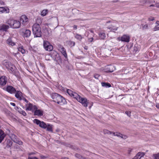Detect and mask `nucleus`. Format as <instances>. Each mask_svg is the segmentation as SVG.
<instances>
[{
  "label": "nucleus",
  "instance_id": "f257e3e1",
  "mask_svg": "<svg viewBox=\"0 0 159 159\" xmlns=\"http://www.w3.org/2000/svg\"><path fill=\"white\" fill-rule=\"evenodd\" d=\"M52 97L54 102L60 105H62L66 103V102L65 98L57 93L52 94Z\"/></svg>",
  "mask_w": 159,
  "mask_h": 159
},
{
  "label": "nucleus",
  "instance_id": "f03ea898",
  "mask_svg": "<svg viewBox=\"0 0 159 159\" xmlns=\"http://www.w3.org/2000/svg\"><path fill=\"white\" fill-rule=\"evenodd\" d=\"M33 122L39 125V126L44 129H47V130L48 131L52 132V125H47L43 121H41L37 119H34L33 120Z\"/></svg>",
  "mask_w": 159,
  "mask_h": 159
},
{
  "label": "nucleus",
  "instance_id": "7ed1b4c3",
  "mask_svg": "<svg viewBox=\"0 0 159 159\" xmlns=\"http://www.w3.org/2000/svg\"><path fill=\"white\" fill-rule=\"evenodd\" d=\"M32 31L34 37H40L42 36L41 28L39 25L35 23L32 26Z\"/></svg>",
  "mask_w": 159,
  "mask_h": 159
},
{
  "label": "nucleus",
  "instance_id": "20e7f679",
  "mask_svg": "<svg viewBox=\"0 0 159 159\" xmlns=\"http://www.w3.org/2000/svg\"><path fill=\"white\" fill-rule=\"evenodd\" d=\"M7 23L14 28H19L20 27L21 23L19 21L15 20H10L8 21Z\"/></svg>",
  "mask_w": 159,
  "mask_h": 159
},
{
  "label": "nucleus",
  "instance_id": "39448f33",
  "mask_svg": "<svg viewBox=\"0 0 159 159\" xmlns=\"http://www.w3.org/2000/svg\"><path fill=\"white\" fill-rule=\"evenodd\" d=\"M76 99L78 102L81 103L84 107H87L88 106L89 101H88L86 98H82L78 95Z\"/></svg>",
  "mask_w": 159,
  "mask_h": 159
},
{
  "label": "nucleus",
  "instance_id": "423d86ee",
  "mask_svg": "<svg viewBox=\"0 0 159 159\" xmlns=\"http://www.w3.org/2000/svg\"><path fill=\"white\" fill-rule=\"evenodd\" d=\"M43 46L44 48L46 51H51L53 49L52 46L47 41L45 40L43 41Z\"/></svg>",
  "mask_w": 159,
  "mask_h": 159
},
{
  "label": "nucleus",
  "instance_id": "0eeeda50",
  "mask_svg": "<svg viewBox=\"0 0 159 159\" xmlns=\"http://www.w3.org/2000/svg\"><path fill=\"white\" fill-rule=\"evenodd\" d=\"M20 23L24 26L26 25L27 24L28 19L25 15H22L21 16L20 19Z\"/></svg>",
  "mask_w": 159,
  "mask_h": 159
},
{
  "label": "nucleus",
  "instance_id": "6e6552de",
  "mask_svg": "<svg viewBox=\"0 0 159 159\" xmlns=\"http://www.w3.org/2000/svg\"><path fill=\"white\" fill-rule=\"evenodd\" d=\"M115 69L116 68L114 66L108 65L105 66L104 70L107 72H111Z\"/></svg>",
  "mask_w": 159,
  "mask_h": 159
},
{
  "label": "nucleus",
  "instance_id": "1a4fd4ad",
  "mask_svg": "<svg viewBox=\"0 0 159 159\" xmlns=\"http://www.w3.org/2000/svg\"><path fill=\"white\" fill-rule=\"evenodd\" d=\"M118 39L122 42H129V41L130 37L128 35H124L121 37H119Z\"/></svg>",
  "mask_w": 159,
  "mask_h": 159
},
{
  "label": "nucleus",
  "instance_id": "9d476101",
  "mask_svg": "<svg viewBox=\"0 0 159 159\" xmlns=\"http://www.w3.org/2000/svg\"><path fill=\"white\" fill-rule=\"evenodd\" d=\"M26 108V111H32L33 109L35 110L37 109V107L35 106H33V105L29 102L25 105Z\"/></svg>",
  "mask_w": 159,
  "mask_h": 159
},
{
  "label": "nucleus",
  "instance_id": "9b49d317",
  "mask_svg": "<svg viewBox=\"0 0 159 159\" xmlns=\"http://www.w3.org/2000/svg\"><path fill=\"white\" fill-rule=\"evenodd\" d=\"M6 91L11 94L15 93L16 92V90L15 88L12 86L9 85L7 87Z\"/></svg>",
  "mask_w": 159,
  "mask_h": 159
},
{
  "label": "nucleus",
  "instance_id": "f8f14e48",
  "mask_svg": "<svg viewBox=\"0 0 159 159\" xmlns=\"http://www.w3.org/2000/svg\"><path fill=\"white\" fill-rule=\"evenodd\" d=\"M9 28V26L5 24L0 25V31L2 32H6Z\"/></svg>",
  "mask_w": 159,
  "mask_h": 159
},
{
  "label": "nucleus",
  "instance_id": "ddd939ff",
  "mask_svg": "<svg viewBox=\"0 0 159 159\" xmlns=\"http://www.w3.org/2000/svg\"><path fill=\"white\" fill-rule=\"evenodd\" d=\"M51 57L55 61H57V58L59 57V55L57 52L53 51L51 53Z\"/></svg>",
  "mask_w": 159,
  "mask_h": 159
},
{
  "label": "nucleus",
  "instance_id": "4468645a",
  "mask_svg": "<svg viewBox=\"0 0 159 159\" xmlns=\"http://www.w3.org/2000/svg\"><path fill=\"white\" fill-rule=\"evenodd\" d=\"M67 92L70 96L73 97L75 99L78 96V95L76 93L73 92L71 90L69 89L67 90Z\"/></svg>",
  "mask_w": 159,
  "mask_h": 159
},
{
  "label": "nucleus",
  "instance_id": "2eb2a0df",
  "mask_svg": "<svg viewBox=\"0 0 159 159\" xmlns=\"http://www.w3.org/2000/svg\"><path fill=\"white\" fill-rule=\"evenodd\" d=\"M9 9L7 7H0V14L4 13H8Z\"/></svg>",
  "mask_w": 159,
  "mask_h": 159
},
{
  "label": "nucleus",
  "instance_id": "dca6fc26",
  "mask_svg": "<svg viewBox=\"0 0 159 159\" xmlns=\"http://www.w3.org/2000/svg\"><path fill=\"white\" fill-rule=\"evenodd\" d=\"M144 153L142 152H139L132 159H140L144 156Z\"/></svg>",
  "mask_w": 159,
  "mask_h": 159
},
{
  "label": "nucleus",
  "instance_id": "f3484780",
  "mask_svg": "<svg viewBox=\"0 0 159 159\" xmlns=\"http://www.w3.org/2000/svg\"><path fill=\"white\" fill-rule=\"evenodd\" d=\"M16 93L15 94V97L18 98L19 100H22V93L20 91H16Z\"/></svg>",
  "mask_w": 159,
  "mask_h": 159
},
{
  "label": "nucleus",
  "instance_id": "a211bd4d",
  "mask_svg": "<svg viewBox=\"0 0 159 159\" xmlns=\"http://www.w3.org/2000/svg\"><path fill=\"white\" fill-rule=\"evenodd\" d=\"M6 136L4 132L2 130H0V143L3 140Z\"/></svg>",
  "mask_w": 159,
  "mask_h": 159
},
{
  "label": "nucleus",
  "instance_id": "6ab92c4d",
  "mask_svg": "<svg viewBox=\"0 0 159 159\" xmlns=\"http://www.w3.org/2000/svg\"><path fill=\"white\" fill-rule=\"evenodd\" d=\"M24 33V36L25 37H29L31 34V31L29 30H25L24 31H23Z\"/></svg>",
  "mask_w": 159,
  "mask_h": 159
},
{
  "label": "nucleus",
  "instance_id": "aec40b11",
  "mask_svg": "<svg viewBox=\"0 0 159 159\" xmlns=\"http://www.w3.org/2000/svg\"><path fill=\"white\" fill-rule=\"evenodd\" d=\"M34 111V115L41 116L43 115V112L40 110H37V108Z\"/></svg>",
  "mask_w": 159,
  "mask_h": 159
},
{
  "label": "nucleus",
  "instance_id": "412c9836",
  "mask_svg": "<svg viewBox=\"0 0 159 159\" xmlns=\"http://www.w3.org/2000/svg\"><path fill=\"white\" fill-rule=\"evenodd\" d=\"M6 43L9 45L11 46H13L15 45V43L12 40L11 38H9L7 40Z\"/></svg>",
  "mask_w": 159,
  "mask_h": 159
},
{
  "label": "nucleus",
  "instance_id": "4be33fe9",
  "mask_svg": "<svg viewBox=\"0 0 159 159\" xmlns=\"http://www.w3.org/2000/svg\"><path fill=\"white\" fill-rule=\"evenodd\" d=\"M2 64L5 66L7 68L10 67V66L11 65V63L7 60H4L3 61Z\"/></svg>",
  "mask_w": 159,
  "mask_h": 159
},
{
  "label": "nucleus",
  "instance_id": "5701e85b",
  "mask_svg": "<svg viewBox=\"0 0 159 159\" xmlns=\"http://www.w3.org/2000/svg\"><path fill=\"white\" fill-rule=\"evenodd\" d=\"M117 28L118 27H117L114 24L111 25L110 27H107V28L110 30L111 31H113L116 30H117Z\"/></svg>",
  "mask_w": 159,
  "mask_h": 159
},
{
  "label": "nucleus",
  "instance_id": "b1692460",
  "mask_svg": "<svg viewBox=\"0 0 159 159\" xmlns=\"http://www.w3.org/2000/svg\"><path fill=\"white\" fill-rule=\"evenodd\" d=\"M66 58H67V55L66 53V49L64 48L62 49L59 50Z\"/></svg>",
  "mask_w": 159,
  "mask_h": 159
},
{
  "label": "nucleus",
  "instance_id": "393cba45",
  "mask_svg": "<svg viewBox=\"0 0 159 159\" xmlns=\"http://www.w3.org/2000/svg\"><path fill=\"white\" fill-rule=\"evenodd\" d=\"M101 84L102 86L106 88H109L111 87V84L108 83L102 82Z\"/></svg>",
  "mask_w": 159,
  "mask_h": 159
},
{
  "label": "nucleus",
  "instance_id": "a878e982",
  "mask_svg": "<svg viewBox=\"0 0 159 159\" xmlns=\"http://www.w3.org/2000/svg\"><path fill=\"white\" fill-rule=\"evenodd\" d=\"M18 50L23 54L25 53V50L23 48V47H19L18 48Z\"/></svg>",
  "mask_w": 159,
  "mask_h": 159
},
{
  "label": "nucleus",
  "instance_id": "bb28decb",
  "mask_svg": "<svg viewBox=\"0 0 159 159\" xmlns=\"http://www.w3.org/2000/svg\"><path fill=\"white\" fill-rule=\"evenodd\" d=\"M75 38L80 41L83 38V37L81 35L78 34H75Z\"/></svg>",
  "mask_w": 159,
  "mask_h": 159
},
{
  "label": "nucleus",
  "instance_id": "cd10ccee",
  "mask_svg": "<svg viewBox=\"0 0 159 159\" xmlns=\"http://www.w3.org/2000/svg\"><path fill=\"white\" fill-rule=\"evenodd\" d=\"M75 156L77 157V158H79V159H86V158L85 157H84L82 156L81 155H80L78 154H76L75 155Z\"/></svg>",
  "mask_w": 159,
  "mask_h": 159
},
{
  "label": "nucleus",
  "instance_id": "c85d7f7f",
  "mask_svg": "<svg viewBox=\"0 0 159 159\" xmlns=\"http://www.w3.org/2000/svg\"><path fill=\"white\" fill-rule=\"evenodd\" d=\"M99 37L101 39H104L106 37L105 34L104 33H100L99 34Z\"/></svg>",
  "mask_w": 159,
  "mask_h": 159
},
{
  "label": "nucleus",
  "instance_id": "c756f323",
  "mask_svg": "<svg viewBox=\"0 0 159 159\" xmlns=\"http://www.w3.org/2000/svg\"><path fill=\"white\" fill-rule=\"evenodd\" d=\"M48 10H43L41 12V16H46L47 14L48 13Z\"/></svg>",
  "mask_w": 159,
  "mask_h": 159
},
{
  "label": "nucleus",
  "instance_id": "7c9ffc66",
  "mask_svg": "<svg viewBox=\"0 0 159 159\" xmlns=\"http://www.w3.org/2000/svg\"><path fill=\"white\" fill-rule=\"evenodd\" d=\"M12 143L10 140H8L7 142V147L9 148L12 145Z\"/></svg>",
  "mask_w": 159,
  "mask_h": 159
},
{
  "label": "nucleus",
  "instance_id": "2f4dec72",
  "mask_svg": "<svg viewBox=\"0 0 159 159\" xmlns=\"http://www.w3.org/2000/svg\"><path fill=\"white\" fill-rule=\"evenodd\" d=\"M11 138L12 140L14 142H16L17 140V137L14 134H12L11 136Z\"/></svg>",
  "mask_w": 159,
  "mask_h": 159
},
{
  "label": "nucleus",
  "instance_id": "473e14b6",
  "mask_svg": "<svg viewBox=\"0 0 159 159\" xmlns=\"http://www.w3.org/2000/svg\"><path fill=\"white\" fill-rule=\"evenodd\" d=\"M103 133L105 134H113V132L109 131L107 129H104L103 130Z\"/></svg>",
  "mask_w": 159,
  "mask_h": 159
},
{
  "label": "nucleus",
  "instance_id": "72a5a7b5",
  "mask_svg": "<svg viewBox=\"0 0 159 159\" xmlns=\"http://www.w3.org/2000/svg\"><path fill=\"white\" fill-rule=\"evenodd\" d=\"M7 82L6 80H0V85L3 86L6 84Z\"/></svg>",
  "mask_w": 159,
  "mask_h": 159
},
{
  "label": "nucleus",
  "instance_id": "f704fd0d",
  "mask_svg": "<svg viewBox=\"0 0 159 159\" xmlns=\"http://www.w3.org/2000/svg\"><path fill=\"white\" fill-rule=\"evenodd\" d=\"M152 157L153 159H159V153L153 154Z\"/></svg>",
  "mask_w": 159,
  "mask_h": 159
},
{
  "label": "nucleus",
  "instance_id": "c9c22d12",
  "mask_svg": "<svg viewBox=\"0 0 159 159\" xmlns=\"http://www.w3.org/2000/svg\"><path fill=\"white\" fill-rule=\"evenodd\" d=\"M94 77L96 79H98L102 78V77L98 74H95L94 75Z\"/></svg>",
  "mask_w": 159,
  "mask_h": 159
},
{
  "label": "nucleus",
  "instance_id": "e433bc0d",
  "mask_svg": "<svg viewBox=\"0 0 159 159\" xmlns=\"http://www.w3.org/2000/svg\"><path fill=\"white\" fill-rule=\"evenodd\" d=\"M113 134L114 136H117V137H121V134H120L119 132L115 133V132H113Z\"/></svg>",
  "mask_w": 159,
  "mask_h": 159
},
{
  "label": "nucleus",
  "instance_id": "4c0bfd02",
  "mask_svg": "<svg viewBox=\"0 0 159 159\" xmlns=\"http://www.w3.org/2000/svg\"><path fill=\"white\" fill-rule=\"evenodd\" d=\"M142 25V29H148V26L147 25H143V24Z\"/></svg>",
  "mask_w": 159,
  "mask_h": 159
},
{
  "label": "nucleus",
  "instance_id": "58836bf2",
  "mask_svg": "<svg viewBox=\"0 0 159 159\" xmlns=\"http://www.w3.org/2000/svg\"><path fill=\"white\" fill-rule=\"evenodd\" d=\"M57 46L58 50L59 51L61 49H62L63 48H64L63 47L62 45L60 44H58L57 45Z\"/></svg>",
  "mask_w": 159,
  "mask_h": 159
},
{
  "label": "nucleus",
  "instance_id": "ea45409f",
  "mask_svg": "<svg viewBox=\"0 0 159 159\" xmlns=\"http://www.w3.org/2000/svg\"><path fill=\"white\" fill-rule=\"evenodd\" d=\"M15 143L18 144L20 145H22L23 144V142L22 141L19 140H17L16 142H15Z\"/></svg>",
  "mask_w": 159,
  "mask_h": 159
},
{
  "label": "nucleus",
  "instance_id": "a19ab883",
  "mask_svg": "<svg viewBox=\"0 0 159 159\" xmlns=\"http://www.w3.org/2000/svg\"><path fill=\"white\" fill-rule=\"evenodd\" d=\"M158 26H156L154 28H153V30L154 31L159 30V27Z\"/></svg>",
  "mask_w": 159,
  "mask_h": 159
},
{
  "label": "nucleus",
  "instance_id": "79ce46f5",
  "mask_svg": "<svg viewBox=\"0 0 159 159\" xmlns=\"http://www.w3.org/2000/svg\"><path fill=\"white\" fill-rule=\"evenodd\" d=\"M7 78L5 76H2L0 77V80H7Z\"/></svg>",
  "mask_w": 159,
  "mask_h": 159
},
{
  "label": "nucleus",
  "instance_id": "37998d69",
  "mask_svg": "<svg viewBox=\"0 0 159 159\" xmlns=\"http://www.w3.org/2000/svg\"><path fill=\"white\" fill-rule=\"evenodd\" d=\"M20 113L24 116H26V113L24 111H21Z\"/></svg>",
  "mask_w": 159,
  "mask_h": 159
},
{
  "label": "nucleus",
  "instance_id": "c03bdc74",
  "mask_svg": "<svg viewBox=\"0 0 159 159\" xmlns=\"http://www.w3.org/2000/svg\"><path fill=\"white\" fill-rule=\"evenodd\" d=\"M125 113L129 116H130L131 112L129 111H126L125 112Z\"/></svg>",
  "mask_w": 159,
  "mask_h": 159
},
{
  "label": "nucleus",
  "instance_id": "a18cd8bd",
  "mask_svg": "<svg viewBox=\"0 0 159 159\" xmlns=\"http://www.w3.org/2000/svg\"><path fill=\"white\" fill-rule=\"evenodd\" d=\"M148 20H149V21H153L154 20V19L153 17H151L148 18Z\"/></svg>",
  "mask_w": 159,
  "mask_h": 159
},
{
  "label": "nucleus",
  "instance_id": "49530a36",
  "mask_svg": "<svg viewBox=\"0 0 159 159\" xmlns=\"http://www.w3.org/2000/svg\"><path fill=\"white\" fill-rule=\"evenodd\" d=\"M127 136L125 135L121 134V138L123 139H125L127 138Z\"/></svg>",
  "mask_w": 159,
  "mask_h": 159
},
{
  "label": "nucleus",
  "instance_id": "de8ad7c7",
  "mask_svg": "<svg viewBox=\"0 0 159 159\" xmlns=\"http://www.w3.org/2000/svg\"><path fill=\"white\" fill-rule=\"evenodd\" d=\"M22 100H24L25 102L27 103H28V101L25 98L23 97H22Z\"/></svg>",
  "mask_w": 159,
  "mask_h": 159
},
{
  "label": "nucleus",
  "instance_id": "09e8293b",
  "mask_svg": "<svg viewBox=\"0 0 159 159\" xmlns=\"http://www.w3.org/2000/svg\"><path fill=\"white\" fill-rule=\"evenodd\" d=\"M28 159H38L37 157H29Z\"/></svg>",
  "mask_w": 159,
  "mask_h": 159
},
{
  "label": "nucleus",
  "instance_id": "8fccbe9b",
  "mask_svg": "<svg viewBox=\"0 0 159 159\" xmlns=\"http://www.w3.org/2000/svg\"><path fill=\"white\" fill-rule=\"evenodd\" d=\"M40 157L42 158V159H44V158H47V157H45L44 156H43V155H41L40 156Z\"/></svg>",
  "mask_w": 159,
  "mask_h": 159
},
{
  "label": "nucleus",
  "instance_id": "3c124183",
  "mask_svg": "<svg viewBox=\"0 0 159 159\" xmlns=\"http://www.w3.org/2000/svg\"><path fill=\"white\" fill-rule=\"evenodd\" d=\"M10 104L11 105H12V106H13L14 107H15V106H16V104L15 103H14L11 102L10 103Z\"/></svg>",
  "mask_w": 159,
  "mask_h": 159
},
{
  "label": "nucleus",
  "instance_id": "603ef678",
  "mask_svg": "<svg viewBox=\"0 0 159 159\" xmlns=\"http://www.w3.org/2000/svg\"><path fill=\"white\" fill-rule=\"evenodd\" d=\"M156 7L157 8H159V3H157L156 4Z\"/></svg>",
  "mask_w": 159,
  "mask_h": 159
},
{
  "label": "nucleus",
  "instance_id": "864d4df0",
  "mask_svg": "<svg viewBox=\"0 0 159 159\" xmlns=\"http://www.w3.org/2000/svg\"><path fill=\"white\" fill-rule=\"evenodd\" d=\"M77 26L76 25H75L73 26V28L76 30L77 29Z\"/></svg>",
  "mask_w": 159,
  "mask_h": 159
},
{
  "label": "nucleus",
  "instance_id": "5fc2aeb1",
  "mask_svg": "<svg viewBox=\"0 0 159 159\" xmlns=\"http://www.w3.org/2000/svg\"><path fill=\"white\" fill-rule=\"evenodd\" d=\"M156 23L157 24V26H158L159 25V21H157Z\"/></svg>",
  "mask_w": 159,
  "mask_h": 159
},
{
  "label": "nucleus",
  "instance_id": "6e6d98bb",
  "mask_svg": "<svg viewBox=\"0 0 159 159\" xmlns=\"http://www.w3.org/2000/svg\"><path fill=\"white\" fill-rule=\"evenodd\" d=\"M34 154V152H31V153H29V155H33V154Z\"/></svg>",
  "mask_w": 159,
  "mask_h": 159
},
{
  "label": "nucleus",
  "instance_id": "4d7b16f0",
  "mask_svg": "<svg viewBox=\"0 0 159 159\" xmlns=\"http://www.w3.org/2000/svg\"><path fill=\"white\" fill-rule=\"evenodd\" d=\"M61 159H68V158L66 157H62Z\"/></svg>",
  "mask_w": 159,
  "mask_h": 159
},
{
  "label": "nucleus",
  "instance_id": "13d9d810",
  "mask_svg": "<svg viewBox=\"0 0 159 159\" xmlns=\"http://www.w3.org/2000/svg\"><path fill=\"white\" fill-rule=\"evenodd\" d=\"M71 43L73 44V46H74L75 45V43L74 42H71Z\"/></svg>",
  "mask_w": 159,
  "mask_h": 159
},
{
  "label": "nucleus",
  "instance_id": "bf43d9fd",
  "mask_svg": "<svg viewBox=\"0 0 159 159\" xmlns=\"http://www.w3.org/2000/svg\"><path fill=\"white\" fill-rule=\"evenodd\" d=\"M156 107L158 108H159V105H156Z\"/></svg>",
  "mask_w": 159,
  "mask_h": 159
},
{
  "label": "nucleus",
  "instance_id": "052dcab7",
  "mask_svg": "<svg viewBox=\"0 0 159 159\" xmlns=\"http://www.w3.org/2000/svg\"><path fill=\"white\" fill-rule=\"evenodd\" d=\"M15 109H16V110H17V109H19V108H18V107H16L15 108Z\"/></svg>",
  "mask_w": 159,
  "mask_h": 159
},
{
  "label": "nucleus",
  "instance_id": "680f3d73",
  "mask_svg": "<svg viewBox=\"0 0 159 159\" xmlns=\"http://www.w3.org/2000/svg\"><path fill=\"white\" fill-rule=\"evenodd\" d=\"M153 6V5H152L150 6Z\"/></svg>",
  "mask_w": 159,
  "mask_h": 159
},
{
  "label": "nucleus",
  "instance_id": "e2e57ef3",
  "mask_svg": "<svg viewBox=\"0 0 159 159\" xmlns=\"http://www.w3.org/2000/svg\"><path fill=\"white\" fill-rule=\"evenodd\" d=\"M93 39L92 38V41H91V42H92Z\"/></svg>",
  "mask_w": 159,
  "mask_h": 159
},
{
  "label": "nucleus",
  "instance_id": "0e129e2a",
  "mask_svg": "<svg viewBox=\"0 0 159 159\" xmlns=\"http://www.w3.org/2000/svg\"><path fill=\"white\" fill-rule=\"evenodd\" d=\"M11 69H13V68H12L11 67Z\"/></svg>",
  "mask_w": 159,
  "mask_h": 159
},
{
  "label": "nucleus",
  "instance_id": "69168bd1",
  "mask_svg": "<svg viewBox=\"0 0 159 159\" xmlns=\"http://www.w3.org/2000/svg\"><path fill=\"white\" fill-rule=\"evenodd\" d=\"M86 159H88V158H86Z\"/></svg>",
  "mask_w": 159,
  "mask_h": 159
}]
</instances>
